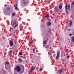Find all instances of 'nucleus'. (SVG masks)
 Here are the masks:
<instances>
[{
    "label": "nucleus",
    "mask_w": 74,
    "mask_h": 74,
    "mask_svg": "<svg viewBox=\"0 0 74 74\" xmlns=\"http://www.w3.org/2000/svg\"><path fill=\"white\" fill-rule=\"evenodd\" d=\"M66 14H69V12H66Z\"/></svg>",
    "instance_id": "obj_30"
},
{
    "label": "nucleus",
    "mask_w": 74,
    "mask_h": 74,
    "mask_svg": "<svg viewBox=\"0 0 74 74\" xmlns=\"http://www.w3.org/2000/svg\"><path fill=\"white\" fill-rule=\"evenodd\" d=\"M25 62H27V60H26L25 61Z\"/></svg>",
    "instance_id": "obj_36"
},
{
    "label": "nucleus",
    "mask_w": 74,
    "mask_h": 74,
    "mask_svg": "<svg viewBox=\"0 0 74 74\" xmlns=\"http://www.w3.org/2000/svg\"><path fill=\"white\" fill-rule=\"evenodd\" d=\"M68 31H70V29H69L68 30Z\"/></svg>",
    "instance_id": "obj_39"
},
{
    "label": "nucleus",
    "mask_w": 74,
    "mask_h": 74,
    "mask_svg": "<svg viewBox=\"0 0 74 74\" xmlns=\"http://www.w3.org/2000/svg\"><path fill=\"white\" fill-rule=\"evenodd\" d=\"M73 64H74V63H73Z\"/></svg>",
    "instance_id": "obj_45"
},
{
    "label": "nucleus",
    "mask_w": 74,
    "mask_h": 74,
    "mask_svg": "<svg viewBox=\"0 0 74 74\" xmlns=\"http://www.w3.org/2000/svg\"><path fill=\"white\" fill-rule=\"evenodd\" d=\"M22 53L21 52H20L19 53V55H22Z\"/></svg>",
    "instance_id": "obj_22"
},
{
    "label": "nucleus",
    "mask_w": 74,
    "mask_h": 74,
    "mask_svg": "<svg viewBox=\"0 0 74 74\" xmlns=\"http://www.w3.org/2000/svg\"><path fill=\"white\" fill-rule=\"evenodd\" d=\"M33 51L34 53H35V52H34V51H35V49H33Z\"/></svg>",
    "instance_id": "obj_27"
},
{
    "label": "nucleus",
    "mask_w": 74,
    "mask_h": 74,
    "mask_svg": "<svg viewBox=\"0 0 74 74\" xmlns=\"http://www.w3.org/2000/svg\"><path fill=\"white\" fill-rule=\"evenodd\" d=\"M14 7H15V9H16V10H18L17 7H16V5H14Z\"/></svg>",
    "instance_id": "obj_23"
},
{
    "label": "nucleus",
    "mask_w": 74,
    "mask_h": 74,
    "mask_svg": "<svg viewBox=\"0 0 74 74\" xmlns=\"http://www.w3.org/2000/svg\"><path fill=\"white\" fill-rule=\"evenodd\" d=\"M49 52H50L51 53V52H52V51H49Z\"/></svg>",
    "instance_id": "obj_34"
},
{
    "label": "nucleus",
    "mask_w": 74,
    "mask_h": 74,
    "mask_svg": "<svg viewBox=\"0 0 74 74\" xmlns=\"http://www.w3.org/2000/svg\"><path fill=\"white\" fill-rule=\"evenodd\" d=\"M16 6H17V7L18 6V5L16 4Z\"/></svg>",
    "instance_id": "obj_40"
},
{
    "label": "nucleus",
    "mask_w": 74,
    "mask_h": 74,
    "mask_svg": "<svg viewBox=\"0 0 74 74\" xmlns=\"http://www.w3.org/2000/svg\"><path fill=\"white\" fill-rule=\"evenodd\" d=\"M68 7V6H67V5H66L65 6V10H66V11H67V9H69V8H67V7Z\"/></svg>",
    "instance_id": "obj_11"
},
{
    "label": "nucleus",
    "mask_w": 74,
    "mask_h": 74,
    "mask_svg": "<svg viewBox=\"0 0 74 74\" xmlns=\"http://www.w3.org/2000/svg\"><path fill=\"white\" fill-rule=\"evenodd\" d=\"M49 14L48 12H46V18H47V19H48V18H49Z\"/></svg>",
    "instance_id": "obj_4"
},
{
    "label": "nucleus",
    "mask_w": 74,
    "mask_h": 74,
    "mask_svg": "<svg viewBox=\"0 0 74 74\" xmlns=\"http://www.w3.org/2000/svg\"><path fill=\"white\" fill-rule=\"evenodd\" d=\"M6 10H8V11H9L10 10V9L9 8H8L6 9Z\"/></svg>",
    "instance_id": "obj_20"
},
{
    "label": "nucleus",
    "mask_w": 74,
    "mask_h": 74,
    "mask_svg": "<svg viewBox=\"0 0 74 74\" xmlns=\"http://www.w3.org/2000/svg\"><path fill=\"white\" fill-rule=\"evenodd\" d=\"M18 61L19 62H22V60L21 58H19L18 59Z\"/></svg>",
    "instance_id": "obj_7"
},
{
    "label": "nucleus",
    "mask_w": 74,
    "mask_h": 74,
    "mask_svg": "<svg viewBox=\"0 0 74 74\" xmlns=\"http://www.w3.org/2000/svg\"><path fill=\"white\" fill-rule=\"evenodd\" d=\"M33 42H34V40H32L30 42V43L31 44H33Z\"/></svg>",
    "instance_id": "obj_21"
},
{
    "label": "nucleus",
    "mask_w": 74,
    "mask_h": 74,
    "mask_svg": "<svg viewBox=\"0 0 74 74\" xmlns=\"http://www.w3.org/2000/svg\"><path fill=\"white\" fill-rule=\"evenodd\" d=\"M15 74H17V73H15Z\"/></svg>",
    "instance_id": "obj_46"
},
{
    "label": "nucleus",
    "mask_w": 74,
    "mask_h": 74,
    "mask_svg": "<svg viewBox=\"0 0 74 74\" xmlns=\"http://www.w3.org/2000/svg\"><path fill=\"white\" fill-rule=\"evenodd\" d=\"M59 57H60V53H59V52H58L57 54V56L56 57V60H58V59H59Z\"/></svg>",
    "instance_id": "obj_2"
},
{
    "label": "nucleus",
    "mask_w": 74,
    "mask_h": 74,
    "mask_svg": "<svg viewBox=\"0 0 74 74\" xmlns=\"http://www.w3.org/2000/svg\"><path fill=\"white\" fill-rule=\"evenodd\" d=\"M50 31H51V29H50Z\"/></svg>",
    "instance_id": "obj_41"
},
{
    "label": "nucleus",
    "mask_w": 74,
    "mask_h": 74,
    "mask_svg": "<svg viewBox=\"0 0 74 74\" xmlns=\"http://www.w3.org/2000/svg\"><path fill=\"white\" fill-rule=\"evenodd\" d=\"M24 4H26L27 3V1L25 0H23Z\"/></svg>",
    "instance_id": "obj_12"
},
{
    "label": "nucleus",
    "mask_w": 74,
    "mask_h": 74,
    "mask_svg": "<svg viewBox=\"0 0 74 74\" xmlns=\"http://www.w3.org/2000/svg\"><path fill=\"white\" fill-rule=\"evenodd\" d=\"M68 50V49H66V51H67V50Z\"/></svg>",
    "instance_id": "obj_38"
},
{
    "label": "nucleus",
    "mask_w": 74,
    "mask_h": 74,
    "mask_svg": "<svg viewBox=\"0 0 74 74\" xmlns=\"http://www.w3.org/2000/svg\"><path fill=\"white\" fill-rule=\"evenodd\" d=\"M63 71V70L62 69H60V70H59L58 71V73H61Z\"/></svg>",
    "instance_id": "obj_9"
},
{
    "label": "nucleus",
    "mask_w": 74,
    "mask_h": 74,
    "mask_svg": "<svg viewBox=\"0 0 74 74\" xmlns=\"http://www.w3.org/2000/svg\"><path fill=\"white\" fill-rule=\"evenodd\" d=\"M42 68H40V69H39L40 71H42Z\"/></svg>",
    "instance_id": "obj_29"
},
{
    "label": "nucleus",
    "mask_w": 74,
    "mask_h": 74,
    "mask_svg": "<svg viewBox=\"0 0 74 74\" xmlns=\"http://www.w3.org/2000/svg\"><path fill=\"white\" fill-rule=\"evenodd\" d=\"M51 24V22L49 21L47 23V26H50Z\"/></svg>",
    "instance_id": "obj_8"
},
{
    "label": "nucleus",
    "mask_w": 74,
    "mask_h": 74,
    "mask_svg": "<svg viewBox=\"0 0 74 74\" xmlns=\"http://www.w3.org/2000/svg\"><path fill=\"white\" fill-rule=\"evenodd\" d=\"M16 70L17 71L19 72L21 71V67L19 66H16Z\"/></svg>",
    "instance_id": "obj_3"
},
{
    "label": "nucleus",
    "mask_w": 74,
    "mask_h": 74,
    "mask_svg": "<svg viewBox=\"0 0 74 74\" xmlns=\"http://www.w3.org/2000/svg\"><path fill=\"white\" fill-rule=\"evenodd\" d=\"M43 44L45 45H46L47 44V42L45 40H44L43 42Z\"/></svg>",
    "instance_id": "obj_13"
},
{
    "label": "nucleus",
    "mask_w": 74,
    "mask_h": 74,
    "mask_svg": "<svg viewBox=\"0 0 74 74\" xmlns=\"http://www.w3.org/2000/svg\"><path fill=\"white\" fill-rule=\"evenodd\" d=\"M33 70H32V69H31V70H30V72H31V73H32V72H33Z\"/></svg>",
    "instance_id": "obj_28"
},
{
    "label": "nucleus",
    "mask_w": 74,
    "mask_h": 74,
    "mask_svg": "<svg viewBox=\"0 0 74 74\" xmlns=\"http://www.w3.org/2000/svg\"><path fill=\"white\" fill-rule=\"evenodd\" d=\"M50 32V31H49V33Z\"/></svg>",
    "instance_id": "obj_42"
},
{
    "label": "nucleus",
    "mask_w": 74,
    "mask_h": 74,
    "mask_svg": "<svg viewBox=\"0 0 74 74\" xmlns=\"http://www.w3.org/2000/svg\"><path fill=\"white\" fill-rule=\"evenodd\" d=\"M67 58H68V59H69V56H67Z\"/></svg>",
    "instance_id": "obj_35"
},
{
    "label": "nucleus",
    "mask_w": 74,
    "mask_h": 74,
    "mask_svg": "<svg viewBox=\"0 0 74 74\" xmlns=\"http://www.w3.org/2000/svg\"><path fill=\"white\" fill-rule=\"evenodd\" d=\"M73 34H74V31L73 32Z\"/></svg>",
    "instance_id": "obj_37"
},
{
    "label": "nucleus",
    "mask_w": 74,
    "mask_h": 74,
    "mask_svg": "<svg viewBox=\"0 0 74 74\" xmlns=\"http://www.w3.org/2000/svg\"><path fill=\"white\" fill-rule=\"evenodd\" d=\"M10 46H13V45H14V42H13L12 40L10 41Z\"/></svg>",
    "instance_id": "obj_5"
},
{
    "label": "nucleus",
    "mask_w": 74,
    "mask_h": 74,
    "mask_svg": "<svg viewBox=\"0 0 74 74\" xmlns=\"http://www.w3.org/2000/svg\"><path fill=\"white\" fill-rule=\"evenodd\" d=\"M47 48H49V45L47 46Z\"/></svg>",
    "instance_id": "obj_32"
},
{
    "label": "nucleus",
    "mask_w": 74,
    "mask_h": 74,
    "mask_svg": "<svg viewBox=\"0 0 74 74\" xmlns=\"http://www.w3.org/2000/svg\"><path fill=\"white\" fill-rule=\"evenodd\" d=\"M23 28V27L22 26H21L20 27V30H22Z\"/></svg>",
    "instance_id": "obj_15"
},
{
    "label": "nucleus",
    "mask_w": 74,
    "mask_h": 74,
    "mask_svg": "<svg viewBox=\"0 0 74 74\" xmlns=\"http://www.w3.org/2000/svg\"><path fill=\"white\" fill-rule=\"evenodd\" d=\"M59 8L60 9H62V6L60 5V6H59Z\"/></svg>",
    "instance_id": "obj_17"
},
{
    "label": "nucleus",
    "mask_w": 74,
    "mask_h": 74,
    "mask_svg": "<svg viewBox=\"0 0 74 74\" xmlns=\"http://www.w3.org/2000/svg\"><path fill=\"white\" fill-rule=\"evenodd\" d=\"M50 0L51 1H52V0Z\"/></svg>",
    "instance_id": "obj_44"
},
{
    "label": "nucleus",
    "mask_w": 74,
    "mask_h": 74,
    "mask_svg": "<svg viewBox=\"0 0 74 74\" xmlns=\"http://www.w3.org/2000/svg\"><path fill=\"white\" fill-rule=\"evenodd\" d=\"M72 40L73 42H74V36H73L72 37Z\"/></svg>",
    "instance_id": "obj_16"
},
{
    "label": "nucleus",
    "mask_w": 74,
    "mask_h": 74,
    "mask_svg": "<svg viewBox=\"0 0 74 74\" xmlns=\"http://www.w3.org/2000/svg\"><path fill=\"white\" fill-rule=\"evenodd\" d=\"M72 5H74V1H73V2H72V3H71V7H73V6L72 5Z\"/></svg>",
    "instance_id": "obj_19"
},
{
    "label": "nucleus",
    "mask_w": 74,
    "mask_h": 74,
    "mask_svg": "<svg viewBox=\"0 0 74 74\" xmlns=\"http://www.w3.org/2000/svg\"><path fill=\"white\" fill-rule=\"evenodd\" d=\"M68 7L69 9H70V5H68Z\"/></svg>",
    "instance_id": "obj_25"
},
{
    "label": "nucleus",
    "mask_w": 74,
    "mask_h": 74,
    "mask_svg": "<svg viewBox=\"0 0 74 74\" xmlns=\"http://www.w3.org/2000/svg\"><path fill=\"white\" fill-rule=\"evenodd\" d=\"M23 71H24V69H23V71H22V72H21V73H23Z\"/></svg>",
    "instance_id": "obj_33"
},
{
    "label": "nucleus",
    "mask_w": 74,
    "mask_h": 74,
    "mask_svg": "<svg viewBox=\"0 0 74 74\" xmlns=\"http://www.w3.org/2000/svg\"><path fill=\"white\" fill-rule=\"evenodd\" d=\"M31 69L33 70H34V69H35V67L34 66L32 67Z\"/></svg>",
    "instance_id": "obj_18"
},
{
    "label": "nucleus",
    "mask_w": 74,
    "mask_h": 74,
    "mask_svg": "<svg viewBox=\"0 0 74 74\" xmlns=\"http://www.w3.org/2000/svg\"><path fill=\"white\" fill-rule=\"evenodd\" d=\"M15 13H13L12 14V16H15Z\"/></svg>",
    "instance_id": "obj_26"
},
{
    "label": "nucleus",
    "mask_w": 74,
    "mask_h": 74,
    "mask_svg": "<svg viewBox=\"0 0 74 74\" xmlns=\"http://www.w3.org/2000/svg\"><path fill=\"white\" fill-rule=\"evenodd\" d=\"M72 23H73V21H70V23H69V26H71Z\"/></svg>",
    "instance_id": "obj_10"
},
{
    "label": "nucleus",
    "mask_w": 74,
    "mask_h": 74,
    "mask_svg": "<svg viewBox=\"0 0 74 74\" xmlns=\"http://www.w3.org/2000/svg\"><path fill=\"white\" fill-rule=\"evenodd\" d=\"M69 35L70 36H72V34H69Z\"/></svg>",
    "instance_id": "obj_31"
},
{
    "label": "nucleus",
    "mask_w": 74,
    "mask_h": 74,
    "mask_svg": "<svg viewBox=\"0 0 74 74\" xmlns=\"http://www.w3.org/2000/svg\"><path fill=\"white\" fill-rule=\"evenodd\" d=\"M54 55H55V54H54Z\"/></svg>",
    "instance_id": "obj_43"
},
{
    "label": "nucleus",
    "mask_w": 74,
    "mask_h": 74,
    "mask_svg": "<svg viewBox=\"0 0 74 74\" xmlns=\"http://www.w3.org/2000/svg\"><path fill=\"white\" fill-rule=\"evenodd\" d=\"M54 11L55 12L56 11V12H58L59 11V10H58V8L55 7L54 9Z\"/></svg>",
    "instance_id": "obj_6"
},
{
    "label": "nucleus",
    "mask_w": 74,
    "mask_h": 74,
    "mask_svg": "<svg viewBox=\"0 0 74 74\" xmlns=\"http://www.w3.org/2000/svg\"><path fill=\"white\" fill-rule=\"evenodd\" d=\"M11 24L13 27L15 28L18 26V24L16 20H12L11 21Z\"/></svg>",
    "instance_id": "obj_1"
},
{
    "label": "nucleus",
    "mask_w": 74,
    "mask_h": 74,
    "mask_svg": "<svg viewBox=\"0 0 74 74\" xmlns=\"http://www.w3.org/2000/svg\"><path fill=\"white\" fill-rule=\"evenodd\" d=\"M11 53H12V51H9V52L8 53V54L9 55H11Z\"/></svg>",
    "instance_id": "obj_14"
},
{
    "label": "nucleus",
    "mask_w": 74,
    "mask_h": 74,
    "mask_svg": "<svg viewBox=\"0 0 74 74\" xmlns=\"http://www.w3.org/2000/svg\"><path fill=\"white\" fill-rule=\"evenodd\" d=\"M10 64V63H9L8 62H6L5 64Z\"/></svg>",
    "instance_id": "obj_24"
}]
</instances>
